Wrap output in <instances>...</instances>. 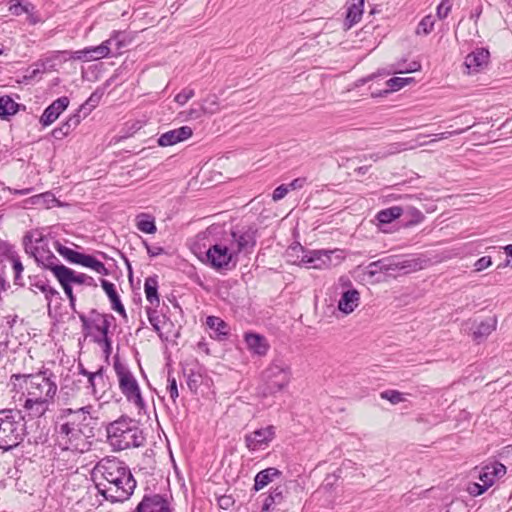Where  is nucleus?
<instances>
[{"label": "nucleus", "instance_id": "a878e982", "mask_svg": "<svg viewBox=\"0 0 512 512\" xmlns=\"http://www.w3.org/2000/svg\"><path fill=\"white\" fill-rule=\"evenodd\" d=\"M89 387L95 397H101L105 392L106 382L103 367L99 368L96 372L89 374Z\"/></svg>", "mask_w": 512, "mask_h": 512}, {"label": "nucleus", "instance_id": "4468645a", "mask_svg": "<svg viewBox=\"0 0 512 512\" xmlns=\"http://www.w3.org/2000/svg\"><path fill=\"white\" fill-rule=\"evenodd\" d=\"M134 512H172L169 502L161 495L144 496Z\"/></svg>", "mask_w": 512, "mask_h": 512}, {"label": "nucleus", "instance_id": "423d86ee", "mask_svg": "<svg viewBox=\"0 0 512 512\" xmlns=\"http://www.w3.org/2000/svg\"><path fill=\"white\" fill-rule=\"evenodd\" d=\"M292 377L291 364L283 356L272 359L261 374V388L264 395H273L284 390Z\"/></svg>", "mask_w": 512, "mask_h": 512}, {"label": "nucleus", "instance_id": "2eb2a0df", "mask_svg": "<svg viewBox=\"0 0 512 512\" xmlns=\"http://www.w3.org/2000/svg\"><path fill=\"white\" fill-rule=\"evenodd\" d=\"M69 105V99L66 96L53 101L43 112L40 123L43 126H49L58 119L60 114L66 110Z\"/></svg>", "mask_w": 512, "mask_h": 512}, {"label": "nucleus", "instance_id": "c85d7f7f", "mask_svg": "<svg viewBox=\"0 0 512 512\" xmlns=\"http://www.w3.org/2000/svg\"><path fill=\"white\" fill-rule=\"evenodd\" d=\"M497 326V320L494 317H490L480 322L476 329L473 331L474 340L481 341L489 336Z\"/></svg>", "mask_w": 512, "mask_h": 512}, {"label": "nucleus", "instance_id": "774afa93", "mask_svg": "<svg viewBox=\"0 0 512 512\" xmlns=\"http://www.w3.org/2000/svg\"><path fill=\"white\" fill-rule=\"evenodd\" d=\"M413 216L415 217V220L412 222L414 224L420 223L424 219V215L417 209L413 210Z\"/></svg>", "mask_w": 512, "mask_h": 512}, {"label": "nucleus", "instance_id": "b1692460", "mask_svg": "<svg viewBox=\"0 0 512 512\" xmlns=\"http://www.w3.org/2000/svg\"><path fill=\"white\" fill-rule=\"evenodd\" d=\"M281 471L275 467H269L258 472L254 479V490L259 491L267 486L274 478L281 475Z\"/></svg>", "mask_w": 512, "mask_h": 512}, {"label": "nucleus", "instance_id": "f3484780", "mask_svg": "<svg viewBox=\"0 0 512 512\" xmlns=\"http://www.w3.org/2000/svg\"><path fill=\"white\" fill-rule=\"evenodd\" d=\"M506 474V467L499 462L484 466L479 474V480L482 482V487L488 489L491 487L496 479L503 477Z\"/></svg>", "mask_w": 512, "mask_h": 512}, {"label": "nucleus", "instance_id": "6e6552de", "mask_svg": "<svg viewBox=\"0 0 512 512\" xmlns=\"http://www.w3.org/2000/svg\"><path fill=\"white\" fill-rule=\"evenodd\" d=\"M334 251L312 250L306 251L301 245L290 247L288 256L294 257L291 260L294 264L313 269H326L332 265L331 255Z\"/></svg>", "mask_w": 512, "mask_h": 512}, {"label": "nucleus", "instance_id": "09e8293b", "mask_svg": "<svg viewBox=\"0 0 512 512\" xmlns=\"http://www.w3.org/2000/svg\"><path fill=\"white\" fill-rule=\"evenodd\" d=\"M101 95L98 93H92L91 96L87 99L85 104H83L79 110V112L84 111V116H86L91 109L95 108L99 101H100Z\"/></svg>", "mask_w": 512, "mask_h": 512}, {"label": "nucleus", "instance_id": "412c9836", "mask_svg": "<svg viewBox=\"0 0 512 512\" xmlns=\"http://www.w3.org/2000/svg\"><path fill=\"white\" fill-rule=\"evenodd\" d=\"M108 56V50L105 45H98L95 47H87L83 50L75 51L72 55L76 60H98Z\"/></svg>", "mask_w": 512, "mask_h": 512}, {"label": "nucleus", "instance_id": "1a4fd4ad", "mask_svg": "<svg viewBox=\"0 0 512 512\" xmlns=\"http://www.w3.org/2000/svg\"><path fill=\"white\" fill-rule=\"evenodd\" d=\"M113 367L118 378L119 388L123 395L129 402H132L138 408H143L144 400L141 396L140 387L134 375L125 364L119 361L118 358L115 359Z\"/></svg>", "mask_w": 512, "mask_h": 512}, {"label": "nucleus", "instance_id": "2f4dec72", "mask_svg": "<svg viewBox=\"0 0 512 512\" xmlns=\"http://www.w3.org/2000/svg\"><path fill=\"white\" fill-rule=\"evenodd\" d=\"M364 0H354L348 7L346 21L349 22V27L358 23L363 14Z\"/></svg>", "mask_w": 512, "mask_h": 512}, {"label": "nucleus", "instance_id": "13d9d810", "mask_svg": "<svg viewBox=\"0 0 512 512\" xmlns=\"http://www.w3.org/2000/svg\"><path fill=\"white\" fill-rule=\"evenodd\" d=\"M487 489L482 487V484L479 483H471L469 484L467 491L472 496L482 495Z\"/></svg>", "mask_w": 512, "mask_h": 512}, {"label": "nucleus", "instance_id": "c9c22d12", "mask_svg": "<svg viewBox=\"0 0 512 512\" xmlns=\"http://www.w3.org/2000/svg\"><path fill=\"white\" fill-rule=\"evenodd\" d=\"M18 110V104L9 96L0 97V118L5 119L14 115Z\"/></svg>", "mask_w": 512, "mask_h": 512}, {"label": "nucleus", "instance_id": "8fccbe9b", "mask_svg": "<svg viewBox=\"0 0 512 512\" xmlns=\"http://www.w3.org/2000/svg\"><path fill=\"white\" fill-rule=\"evenodd\" d=\"M452 9V2L450 0H442L436 9V16L438 19H445Z\"/></svg>", "mask_w": 512, "mask_h": 512}, {"label": "nucleus", "instance_id": "dca6fc26", "mask_svg": "<svg viewBox=\"0 0 512 512\" xmlns=\"http://www.w3.org/2000/svg\"><path fill=\"white\" fill-rule=\"evenodd\" d=\"M490 53L487 49L477 48L469 53L465 58V67L468 73H476L487 66Z\"/></svg>", "mask_w": 512, "mask_h": 512}, {"label": "nucleus", "instance_id": "58836bf2", "mask_svg": "<svg viewBox=\"0 0 512 512\" xmlns=\"http://www.w3.org/2000/svg\"><path fill=\"white\" fill-rule=\"evenodd\" d=\"M284 500V488L278 486L274 488L263 504V511L269 510L272 505L280 504Z\"/></svg>", "mask_w": 512, "mask_h": 512}, {"label": "nucleus", "instance_id": "cd10ccee", "mask_svg": "<svg viewBox=\"0 0 512 512\" xmlns=\"http://www.w3.org/2000/svg\"><path fill=\"white\" fill-rule=\"evenodd\" d=\"M100 45L107 47L108 55L112 51L114 53H121V50L127 46L126 35L123 32L115 31L109 39L102 42Z\"/></svg>", "mask_w": 512, "mask_h": 512}, {"label": "nucleus", "instance_id": "a211bd4d", "mask_svg": "<svg viewBox=\"0 0 512 512\" xmlns=\"http://www.w3.org/2000/svg\"><path fill=\"white\" fill-rule=\"evenodd\" d=\"M193 134L192 129L189 126H182L177 129H173L163 133L158 138V144L162 147L172 146L181 141L190 138Z\"/></svg>", "mask_w": 512, "mask_h": 512}, {"label": "nucleus", "instance_id": "3c124183", "mask_svg": "<svg viewBox=\"0 0 512 512\" xmlns=\"http://www.w3.org/2000/svg\"><path fill=\"white\" fill-rule=\"evenodd\" d=\"M167 383V392L169 393V396L173 403H175L179 396V392L177 387V381L175 377L172 376L170 373L168 374Z\"/></svg>", "mask_w": 512, "mask_h": 512}, {"label": "nucleus", "instance_id": "c756f323", "mask_svg": "<svg viewBox=\"0 0 512 512\" xmlns=\"http://www.w3.org/2000/svg\"><path fill=\"white\" fill-rule=\"evenodd\" d=\"M80 121L79 113L70 116L66 122L52 131L53 137L55 139L64 138L80 123Z\"/></svg>", "mask_w": 512, "mask_h": 512}, {"label": "nucleus", "instance_id": "9d476101", "mask_svg": "<svg viewBox=\"0 0 512 512\" xmlns=\"http://www.w3.org/2000/svg\"><path fill=\"white\" fill-rule=\"evenodd\" d=\"M24 245L27 253H30L39 265L49 269L54 276H56L59 269H63L65 265L61 264L59 259L51 252L47 247L46 243L40 237L35 242L32 240L31 235L24 237Z\"/></svg>", "mask_w": 512, "mask_h": 512}, {"label": "nucleus", "instance_id": "0eeeda50", "mask_svg": "<svg viewBox=\"0 0 512 512\" xmlns=\"http://www.w3.org/2000/svg\"><path fill=\"white\" fill-rule=\"evenodd\" d=\"M421 260L417 258H402L399 256H390L371 262L367 266V273L374 276L377 273H388L403 271L408 273L421 269Z\"/></svg>", "mask_w": 512, "mask_h": 512}, {"label": "nucleus", "instance_id": "5fc2aeb1", "mask_svg": "<svg viewBox=\"0 0 512 512\" xmlns=\"http://www.w3.org/2000/svg\"><path fill=\"white\" fill-rule=\"evenodd\" d=\"M420 68L421 65L419 62L412 61L411 63L408 64L407 67H402L398 65V67L394 70V73H411L420 70Z\"/></svg>", "mask_w": 512, "mask_h": 512}, {"label": "nucleus", "instance_id": "6ab92c4d", "mask_svg": "<svg viewBox=\"0 0 512 512\" xmlns=\"http://www.w3.org/2000/svg\"><path fill=\"white\" fill-rule=\"evenodd\" d=\"M360 304V293L357 289L342 291L338 301V309L345 315L352 313Z\"/></svg>", "mask_w": 512, "mask_h": 512}, {"label": "nucleus", "instance_id": "7c9ffc66", "mask_svg": "<svg viewBox=\"0 0 512 512\" xmlns=\"http://www.w3.org/2000/svg\"><path fill=\"white\" fill-rule=\"evenodd\" d=\"M79 265L89 268L100 275L106 276L109 274V270L105 267L104 263L93 255L83 254Z\"/></svg>", "mask_w": 512, "mask_h": 512}, {"label": "nucleus", "instance_id": "f8f14e48", "mask_svg": "<svg viewBox=\"0 0 512 512\" xmlns=\"http://www.w3.org/2000/svg\"><path fill=\"white\" fill-rule=\"evenodd\" d=\"M276 436V428L268 425L244 436L245 447L252 453L267 449Z\"/></svg>", "mask_w": 512, "mask_h": 512}, {"label": "nucleus", "instance_id": "338daca9", "mask_svg": "<svg viewBox=\"0 0 512 512\" xmlns=\"http://www.w3.org/2000/svg\"><path fill=\"white\" fill-rule=\"evenodd\" d=\"M49 197H52V195L50 193H45V194L33 196L32 198H30L29 201L31 202V204H38L41 200H45L46 198H49Z\"/></svg>", "mask_w": 512, "mask_h": 512}, {"label": "nucleus", "instance_id": "37998d69", "mask_svg": "<svg viewBox=\"0 0 512 512\" xmlns=\"http://www.w3.org/2000/svg\"><path fill=\"white\" fill-rule=\"evenodd\" d=\"M55 278L58 280L60 285L62 286L66 296L69 300H73L74 294L72 290V283L68 280L66 275H64L61 271H57Z\"/></svg>", "mask_w": 512, "mask_h": 512}, {"label": "nucleus", "instance_id": "6e6d98bb", "mask_svg": "<svg viewBox=\"0 0 512 512\" xmlns=\"http://www.w3.org/2000/svg\"><path fill=\"white\" fill-rule=\"evenodd\" d=\"M289 191V186L282 184L273 191L272 199L274 201H279L283 199Z\"/></svg>", "mask_w": 512, "mask_h": 512}, {"label": "nucleus", "instance_id": "bb28decb", "mask_svg": "<svg viewBox=\"0 0 512 512\" xmlns=\"http://www.w3.org/2000/svg\"><path fill=\"white\" fill-rule=\"evenodd\" d=\"M144 292L147 301L154 307L159 306V295H158V280L157 276H150L146 278L144 283Z\"/></svg>", "mask_w": 512, "mask_h": 512}, {"label": "nucleus", "instance_id": "a19ab883", "mask_svg": "<svg viewBox=\"0 0 512 512\" xmlns=\"http://www.w3.org/2000/svg\"><path fill=\"white\" fill-rule=\"evenodd\" d=\"M34 10V6L29 2L12 1L9 7V11L13 15H22L24 13L29 14Z\"/></svg>", "mask_w": 512, "mask_h": 512}, {"label": "nucleus", "instance_id": "603ef678", "mask_svg": "<svg viewBox=\"0 0 512 512\" xmlns=\"http://www.w3.org/2000/svg\"><path fill=\"white\" fill-rule=\"evenodd\" d=\"M381 398L390 401L392 404L404 401L403 394L397 390H386L381 393Z\"/></svg>", "mask_w": 512, "mask_h": 512}, {"label": "nucleus", "instance_id": "473e14b6", "mask_svg": "<svg viewBox=\"0 0 512 512\" xmlns=\"http://www.w3.org/2000/svg\"><path fill=\"white\" fill-rule=\"evenodd\" d=\"M136 226L139 231L147 234H153L157 230L154 218L149 214L145 213H142L137 216Z\"/></svg>", "mask_w": 512, "mask_h": 512}, {"label": "nucleus", "instance_id": "ddd939ff", "mask_svg": "<svg viewBox=\"0 0 512 512\" xmlns=\"http://www.w3.org/2000/svg\"><path fill=\"white\" fill-rule=\"evenodd\" d=\"M256 230L248 228L242 232H231V238L227 239L230 246L233 247L235 255L238 257L239 254H249L252 252L256 245Z\"/></svg>", "mask_w": 512, "mask_h": 512}, {"label": "nucleus", "instance_id": "c03bdc74", "mask_svg": "<svg viewBox=\"0 0 512 512\" xmlns=\"http://www.w3.org/2000/svg\"><path fill=\"white\" fill-rule=\"evenodd\" d=\"M146 312H147V316H148V320L150 322V324L152 325L153 329L156 331V332H160L161 331V323H162V318L156 309H153V308H150V307H147L146 308Z\"/></svg>", "mask_w": 512, "mask_h": 512}, {"label": "nucleus", "instance_id": "7ed1b4c3", "mask_svg": "<svg viewBox=\"0 0 512 512\" xmlns=\"http://www.w3.org/2000/svg\"><path fill=\"white\" fill-rule=\"evenodd\" d=\"M99 494L111 502H123L130 498L136 487L129 467L115 457L101 459L92 471Z\"/></svg>", "mask_w": 512, "mask_h": 512}, {"label": "nucleus", "instance_id": "72a5a7b5", "mask_svg": "<svg viewBox=\"0 0 512 512\" xmlns=\"http://www.w3.org/2000/svg\"><path fill=\"white\" fill-rule=\"evenodd\" d=\"M55 249L63 258H65L68 262H70L72 264L79 265L80 260L83 256V253L77 252V251L61 244L58 241L55 242Z\"/></svg>", "mask_w": 512, "mask_h": 512}, {"label": "nucleus", "instance_id": "9b49d317", "mask_svg": "<svg viewBox=\"0 0 512 512\" xmlns=\"http://www.w3.org/2000/svg\"><path fill=\"white\" fill-rule=\"evenodd\" d=\"M207 262L215 270H231L237 265L238 258L227 239L211 246L206 252Z\"/></svg>", "mask_w": 512, "mask_h": 512}, {"label": "nucleus", "instance_id": "680f3d73", "mask_svg": "<svg viewBox=\"0 0 512 512\" xmlns=\"http://www.w3.org/2000/svg\"><path fill=\"white\" fill-rule=\"evenodd\" d=\"M463 123H468V121H464ZM474 125H475V123L467 124V126L465 128H462V129H457V130L448 131V132H442L444 134V139H447V138L452 137L454 135H460V134L464 133L465 131H467L468 129H470L471 127H473Z\"/></svg>", "mask_w": 512, "mask_h": 512}, {"label": "nucleus", "instance_id": "de8ad7c7", "mask_svg": "<svg viewBox=\"0 0 512 512\" xmlns=\"http://www.w3.org/2000/svg\"><path fill=\"white\" fill-rule=\"evenodd\" d=\"M34 286L45 294L46 299L51 300L52 297L59 295V292L50 286L46 281H38Z\"/></svg>", "mask_w": 512, "mask_h": 512}, {"label": "nucleus", "instance_id": "4d7b16f0", "mask_svg": "<svg viewBox=\"0 0 512 512\" xmlns=\"http://www.w3.org/2000/svg\"><path fill=\"white\" fill-rule=\"evenodd\" d=\"M491 264H492L491 257L483 256L475 262L474 268H475V271L479 272V271H482V270L488 268Z\"/></svg>", "mask_w": 512, "mask_h": 512}, {"label": "nucleus", "instance_id": "e2e57ef3", "mask_svg": "<svg viewBox=\"0 0 512 512\" xmlns=\"http://www.w3.org/2000/svg\"><path fill=\"white\" fill-rule=\"evenodd\" d=\"M145 247H146L147 253L150 257H156V256L164 253V249L159 246H150L145 242Z\"/></svg>", "mask_w": 512, "mask_h": 512}, {"label": "nucleus", "instance_id": "f257e3e1", "mask_svg": "<svg viewBox=\"0 0 512 512\" xmlns=\"http://www.w3.org/2000/svg\"><path fill=\"white\" fill-rule=\"evenodd\" d=\"M11 399L29 419L40 418L49 411L58 391L55 374L49 369L36 373L12 374L8 381Z\"/></svg>", "mask_w": 512, "mask_h": 512}, {"label": "nucleus", "instance_id": "052dcab7", "mask_svg": "<svg viewBox=\"0 0 512 512\" xmlns=\"http://www.w3.org/2000/svg\"><path fill=\"white\" fill-rule=\"evenodd\" d=\"M98 344H100L103 347V351L106 354V356H109L112 351V341L110 338L105 339H97L96 340Z\"/></svg>", "mask_w": 512, "mask_h": 512}, {"label": "nucleus", "instance_id": "4be33fe9", "mask_svg": "<svg viewBox=\"0 0 512 512\" xmlns=\"http://www.w3.org/2000/svg\"><path fill=\"white\" fill-rule=\"evenodd\" d=\"M101 286L112 304V309L121 314L123 317H126L125 308L120 301L119 295L116 292L115 285L105 279H101Z\"/></svg>", "mask_w": 512, "mask_h": 512}, {"label": "nucleus", "instance_id": "e433bc0d", "mask_svg": "<svg viewBox=\"0 0 512 512\" xmlns=\"http://www.w3.org/2000/svg\"><path fill=\"white\" fill-rule=\"evenodd\" d=\"M207 326L213 330L218 338L228 334V326L225 321L216 316H208L206 319Z\"/></svg>", "mask_w": 512, "mask_h": 512}, {"label": "nucleus", "instance_id": "ea45409f", "mask_svg": "<svg viewBox=\"0 0 512 512\" xmlns=\"http://www.w3.org/2000/svg\"><path fill=\"white\" fill-rule=\"evenodd\" d=\"M435 25V19L431 14L426 15L421 19V21L418 23L417 28L415 30V34L420 35H428L430 34Z\"/></svg>", "mask_w": 512, "mask_h": 512}, {"label": "nucleus", "instance_id": "f704fd0d", "mask_svg": "<svg viewBox=\"0 0 512 512\" xmlns=\"http://www.w3.org/2000/svg\"><path fill=\"white\" fill-rule=\"evenodd\" d=\"M403 213V209L399 206H392L379 211L376 215L377 220L380 223L388 224L393 220L399 218Z\"/></svg>", "mask_w": 512, "mask_h": 512}, {"label": "nucleus", "instance_id": "393cba45", "mask_svg": "<svg viewBox=\"0 0 512 512\" xmlns=\"http://www.w3.org/2000/svg\"><path fill=\"white\" fill-rule=\"evenodd\" d=\"M59 271L66 275L72 284L97 287V283L95 282L94 278L85 273H77L66 266L63 267V269H59Z\"/></svg>", "mask_w": 512, "mask_h": 512}, {"label": "nucleus", "instance_id": "aec40b11", "mask_svg": "<svg viewBox=\"0 0 512 512\" xmlns=\"http://www.w3.org/2000/svg\"><path fill=\"white\" fill-rule=\"evenodd\" d=\"M245 342L248 349L258 356H265L269 350L266 338L259 334L247 333L245 335Z\"/></svg>", "mask_w": 512, "mask_h": 512}, {"label": "nucleus", "instance_id": "0e129e2a", "mask_svg": "<svg viewBox=\"0 0 512 512\" xmlns=\"http://www.w3.org/2000/svg\"><path fill=\"white\" fill-rule=\"evenodd\" d=\"M306 184V178L300 177L291 181L287 186H289V190H296L302 188Z\"/></svg>", "mask_w": 512, "mask_h": 512}, {"label": "nucleus", "instance_id": "a18cd8bd", "mask_svg": "<svg viewBox=\"0 0 512 512\" xmlns=\"http://www.w3.org/2000/svg\"><path fill=\"white\" fill-rule=\"evenodd\" d=\"M207 114H215L219 111V100L216 95H209L201 104Z\"/></svg>", "mask_w": 512, "mask_h": 512}, {"label": "nucleus", "instance_id": "4c0bfd02", "mask_svg": "<svg viewBox=\"0 0 512 512\" xmlns=\"http://www.w3.org/2000/svg\"><path fill=\"white\" fill-rule=\"evenodd\" d=\"M8 259L10 260L12 268L14 270V283L16 285L23 286L24 282L21 274L24 270V267L22 265L20 257L15 252H12L9 254Z\"/></svg>", "mask_w": 512, "mask_h": 512}, {"label": "nucleus", "instance_id": "49530a36", "mask_svg": "<svg viewBox=\"0 0 512 512\" xmlns=\"http://www.w3.org/2000/svg\"><path fill=\"white\" fill-rule=\"evenodd\" d=\"M412 81L413 78L410 77H393L387 81V86L391 91H397Z\"/></svg>", "mask_w": 512, "mask_h": 512}, {"label": "nucleus", "instance_id": "bf43d9fd", "mask_svg": "<svg viewBox=\"0 0 512 512\" xmlns=\"http://www.w3.org/2000/svg\"><path fill=\"white\" fill-rule=\"evenodd\" d=\"M204 114H207L206 111L204 110V106L200 105L198 108H191L188 111L187 116L189 119L196 120L202 117Z\"/></svg>", "mask_w": 512, "mask_h": 512}, {"label": "nucleus", "instance_id": "f03ea898", "mask_svg": "<svg viewBox=\"0 0 512 512\" xmlns=\"http://www.w3.org/2000/svg\"><path fill=\"white\" fill-rule=\"evenodd\" d=\"M98 423V410L93 405L62 409L55 424L56 445L65 451L88 452Z\"/></svg>", "mask_w": 512, "mask_h": 512}, {"label": "nucleus", "instance_id": "69168bd1", "mask_svg": "<svg viewBox=\"0 0 512 512\" xmlns=\"http://www.w3.org/2000/svg\"><path fill=\"white\" fill-rule=\"evenodd\" d=\"M339 286L342 290L353 289L351 280L347 276H341L338 280Z\"/></svg>", "mask_w": 512, "mask_h": 512}, {"label": "nucleus", "instance_id": "5701e85b", "mask_svg": "<svg viewBox=\"0 0 512 512\" xmlns=\"http://www.w3.org/2000/svg\"><path fill=\"white\" fill-rule=\"evenodd\" d=\"M92 314L94 315L93 318V326L95 330L100 332L101 337L99 339H105L108 337L109 328L112 325V322L114 321V317L111 314H100L96 312L95 310L92 311Z\"/></svg>", "mask_w": 512, "mask_h": 512}, {"label": "nucleus", "instance_id": "79ce46f5", "mask_svg": "<svg viewBox=\"0 0 512 512\" xmlns=\"http://www.w3.org/2000/svg\"><path fill=\"white\" fill-rule=\"evenodd\" d=\"M415 147H417V145L407 146L405 143H392L389 144L386 150L382 152L381 157H388L390 155L400 153L407 149H413Z\"/></svg>", "mask_w": 512, "mask_h": 512}, {"label": "nucleus", "instance_id": "20e7f679", "mask_svg": "<svg viewBox=\"0 0 512 512\" xmlns=\"http://www.w3.org/2000/svg\"><path fill=\"white\" fill-rule=\"evenodd\" d=\"M107 442L114 451L142 446L145 438L137 422L121 416L106 426Z\"/></svg>", "mask_w": 512, "mask_h": 512}, {"label": "nucleus", "instance_id": "864d4df0", "mask_svg": "<svg viewBox=\"0 0 512 512\" xmlns=\"http://www.w3.org/2000/svg\"><path fill=\"white\" fill-rule=\"evenodd\" d=\"M195 91L191 88H185L175 96V102L179 105L186 104L192 97H194Z\"/></svg>", "mask_w": 512, "mask_h": 512}, {"label": "nucleus", "instance_id": "39448f33", "mask_svg": "<svg viewBox=\"0 0 512 512\" xmlns=\"http://www.w3.org/2000/svg\"><path fill=\"white\" fill-rule=\"evenodd\" d=\"M26 417L23 409L19 407L0 410V449L9 451L23 441Z\"/></svg>", "mask_w": 512, "mask_h": 512}]
</instances>
